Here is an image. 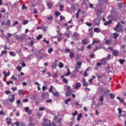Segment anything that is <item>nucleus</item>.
Segmentation results:
<instances>
[{
	"label": "nucleus",
	"mask_w": 126,
	"mask_h": 126,
	"mask_svg": "<svg viewBox=\"0 0 126 126\" xmlns=\"http://www.w3.org/2000/svg\"><path fill=\"white\" fill-rule=\"evenodd\" d=\"M43 126H52L51 125V121L46 118L43 119V123H42Z\"/></svg>",
	"instance_id": "f257e3e1"
},
{
	"label": "nucleus",
	"mask_w": 126,
	"mask_h": 126,
	"mask_svg": "<svg viewBox=\"0 0 126 126\" xmlns=\"http://www.w3.org/2000/svg\"><path fill=\"white\" fill-rule=\"evenodd\" d=\"M72 36L74 38V40H78V39H79L80 35L77 32H75L73 34Z\"/></svg>",
	"instance_id": "f03ea898"
},
{
	"label": "nucleus",
	"mask_w": 126,
	"mask_h": 126,
	"mask_svg": "<svg viewBox=\"0 0 126 126\" xmlns=\"http://www.w3.org/2000/svg\"><path fill=\"white\" fill-rule=\"evenodd\" d=\"M72 92V90H67V92L65 93V96H66L67 97L69 96V95L71 94Z\"/></svg>",
	"instance_id": "7ed1b4c3"
},
{
	"label": "nucleus",
	"mask_w": 126,
	"mask_h": 126,
	"mask_svg": "<svg viewBox=\"0 0 126 126\" xmlns=\"http://www.w3.org/2000/svg\"><path fill=\"white\" fill-rule=\"evenodd\" d=\"M15 99V98L14 96V94H12L11 98L9 99V101L10 102V103H13Z\"/></svg>",
	"instance_id": "20e7f679"
},
{
	"label": "nucleus",
	"mask_w": 126,
	"mask_h": 126,
	"mask_svg": "<svg viewBox=\"0 0 126 126\" xmlns=\"http://www.w3.org/2000/svg\"><path fill=\"white\" fill-rule=\"evenodd\" d=\"M47 5L49 9H51V8L54 6V3L52 2H48L47 3Z\"/></svg>",
	"instance_id": "39448f33"
},
{
	"label": "nucleus",
	"mask_w": 126,
	"mask_h": 126,
	"mask_svg": "<svg viewBox=\"0 0 126 126\" xmlns=\"http://www.w3.org/2000/svg\"><path fill=\"white\" fill-rule=\"evenodd\" d=\"M25 112H26V113H28L29 114H30L31 113H32V110H29V107H25Z\"/></svg>",
	"instance_id": "423d86ee"
},
{
	"label": "nucleus",
	"mask_w": 126,
	"mask_h": 126,
	"mask_svg": "<svg viewBox=\"0 0 126 126\" xmlns=\"http://www.w3.org/2000/svg\"><path fill=\"white\" fill-rule=\"evenodd\" d=\"M100 62H101L102 64L106 65V63H107V59L104 58L100 60Z\"/></svg>",
	"instance_id": "0eeeda50"
},
{
	"label": "nucleus",
	"mask_w": 126,
	"mask_h": 126,
	"mask_svg": "<svg viewBox=\"0 0 126 126\" xmlns=\"http://www.w3.org/2000/svg\"><path fill=\"white\" fill-rule=\"evenodd\" d=\"M57 126H62V118H60L58 121H56Z\"/></svg>",
	"instance_id": "6e6552de"
},
{
	"label": "nucleus",
	"mask_w": 126,
	"mask_h": 126,
	"mask_svg": "<svg viewBox=\"0 0 126 126\" xmlns=\"http://www.w3.org/2000/svg\"><path fill=\"white\" fill-rule=\"evenodd\" d=\"M3 74H4V76L5 77H7V76H9V75H10V72L8 71L7 73L6 74V71H4L3 72Z\"/></svg>",
	"instance_id": "1a4fd4ad"
},
{
	"label": "nucleus",
	"mask_w": 126,
	"mask_h": 126,
	"mask_svg": "<svg viewBox=\"0 0 126 126\" xmlns=\"http://www.w3.org/2000/svg\"><path fill=\"white\" fill-rule=\"evenodd\" d=\"M113 55L114 57H118V55H119V51L118 50H115L113 52Z\"/></svg>",
	"instance_id": "9d476101"
},
{
	"label": "nucleus",
	"mask_w": 126,
	"mask_h": 126,
	"mask_svg": "<svg viewBox=\"0 0 126 126\" xmlns=\"http://www.w3.org/2000/svg\"><path fill=\"white\" fill-rule=\"evenodd\" d=\"M79 87H81V84H80V83H77L75 86V89H79Z\"/></svg>",
	"instance_id": "9b49d317"
},
{
	"label": "nucleus",
	"mask_w": 126,
	"mask_h": 126,
	"mask_svg": "<svg viewBox=\"0 0 126 126\" xmlns=\"http://www.w3.org/2000/svg\"><path fill=\"white\" fill-rule=\"evenodd\" d=\"M77 117H78L77 118V121L78 122H79V121H80L81 118H82V114L80 113V114H78Z\"/></svg>",
	"instance_id": "f8f14e48"
},
{
	"label": "nucleus",
	"mask_w": 126,
	"mask_h": 126,
	"mask_svg": "<svg viewBox=\"0 0 126 126\" xmlns=\"http://www.w3.org/2000/svg\"><path fill=\"white\" fill-rule=\"evenodd\" d=\"M6 124H7L8 126H9L10 125V123L11 122V119L9 118H7L6 119Z\"/></svg>",
	"instance_id": "ddd939ff"
},
{
	"label": "nucleus",
	"mask_w": 126,
	"mask_h": 126,
	"mask_svg": "<svg viewBox=\"0 0 126 126\" xmlns=\"http://www.w3.org/2000/svg\"><path fill=\"white\" fill-rule=\"evenodd\" d=\"M120 26H121V25L120 24V23H118L116 27L114 28V30H115V31H116V32H119V31H118V28H119Z\"/></svg>",
	"instance_id": "4468645a"
},
{
	"label": "nucleus",
	"mask_w": 126,
	"mask_h": 126,
	"mask_svg": "<svg viewBox=\"0 0 126 126\" xmlns=\"http://www.w3.org/2000/svg\"><path fill=\"white\" fill-rule=\"evenodd\" d=\"M18 93H19V95H23V96H24V95L25 94H24V92H23V90H19Z\"/></svg>",
	"instance_id": "2eb2a0df"
},
{
	"label": "nucleus",
	"mask_w": 126,
	"mask_h": 126,
	"mask_svg": "<svg viewBox=\"0 0 126 126\" xmlns=\"http://www.w3.org/2000/svg\"><path fill=\"white\" fill-rule=\"evenodd\" d=\"M81 64H82V63L81 62H78L77 63V66L78 65V66H81ZM76 66V68H75V71H77V66Z\"/></svg>",
	"instance_id": "dca6fc26"
},
{
	"label": "nucleus",
	"mask_w": 126,
	"mask_h": 126,
	"mask_svg": "<svg viewBox=\"0 0 126 126\" xmlns=\"http://www.w3.org/2000/svg\"><path fill=\"white\" fill-rule=\"evenodd\" d=\"M89 32H90V37H92L93 36V33H92V28L89 29Z\"/></svg>",
	"instance_id": "f3484780"
},
{
	"label": "nucleus",
	"mask_w": 126,
	"mask_h": 126,
	"mask_svg": "<svg viewBox=\"0 0 126 126\" xmlns=\"http://www.w3.org/2000/svg\"><path fill=\"white\" fill-rule=\"evenodd\" d=\"M109 93H110V90H108L107 91L104 92V95L108 96V95H109Z\"/></svg>",
	"instance_id": "a211bd4d"
},
{
	"label": "nucleus",
	"mask_w": 126,
	"mask_h": 126,
	"mask_svg": "<svg viewBox=\"0 0 126 126\" xmlns=\"http://www.w3.org/2000/svg\"><path fill=\"white\" fill-rule=\"evenodd\" d=\"M24 38H25V35H21L20 36H19V41H22V40H24Z\"/></svg>",
	"instance_id": "6ab92c4d"
},
{
	"label": "nucleus",
	"mask_w": 126,
	"mask_h": 126,
	"mask_svg": "<svg viewBox=\"0 0 126 126\" xmlns=\"http://www.w3.org/2000/svg\"><path fill=\"white\" fill-rule=\"evenodd\" d=\"M53 94L55 97H59V96H60V94H59V92H56L55 93H53Z\"/></svg>",
	"instance_id": "aec40b11"
},
{
	"label": "nucleus",
	"mask_w": 126,
	"mask_h": 126,
	"mask_svg": "<svg viewBox=\"0 0 126 126\" xmlns=\"http://www.w3.org/2000/svg\"><path fill=\"white\" fill-rule=\"evenodd\" d=\"M111 23H112V20H110L108 22H106L105 23H104V25H105V26H106V25H108V24L110 25Z\"/></svg>",
	"instance_id": "412c9836"
},
{
	"label": "nucleus",
	"mask_w": 126,
	"mask_h": 126,
	"mask_svg": "<svg viewBox=\"0 0 126 126\" xmlns=\"http://www.w3.org/2000/svg\"><path fill=\"white\" fill-rule=\"evenodd\" d=\"M94 32H96V33H100V30L97 28H94Z\"/></svg>",
	"instance_id": "4be33fe9"
},
{
	"label": "nucleus",
	"mask_w": 126,
	"mask_h": 126,
	"mask_svg": "<svg viewBox=\"0 0 126 126\" xmlns=\"http://www.w3.org/2000/svg\"><path fill=\"white\" fill-rule=\"evenodd\" d=\"M67 72L65 74V76H69V74H70V70L69 69H67Z\"/></svg>",
	"instance_id": "5701e85b"
},
{
	"label": "nucleus",
	"mask_w": 126,
	"mask_h": 126,
	"mask_svg": "<svg viewBox=\"0 0 126 126\" xmlns=\"http://www.w3.org/2000/svg\"><path fill=\"white\" fill-rule=\"evenodd\" d=\"M65 36H66L67 38H69V31H66L64 33Z\"/></svg>",
	"instance_id": "b1692460"
},
{
	"label": "nucleus",
	"mask_w": 126,
	"mask_h": 126,
	"mask_svg": "<svg viewBox=\"0 0 126 126\" xmlns=\"http://www.w3.org/2000/svg\"><path fill=\"white\" fill-rule=\"evenodd\" d=\"M70 101H71V99H70V98H68L65 100V104H66V105H67V104H68V102H70Z\"/></svg>",
	"instance_id": "393cba45"
},
{
	"label": "nucleus",
	"mask_w": 126,
	"mask_h": 126,
	"mask_svg": "<svg viewBox=\"0 0 126 126\" xmlns=\"http://www.w3.org/2000/svg\"><path fill=\"white\" fill-rule=\"evenodd\" d=\"M53 89L54 87L53 86H51L49 90V92H51V93H54V92H53Z\"/></svg>",
	"instance_id": "a878e982"
},
{
	"label": "nucleus",
	"mask_w": 126,
	"mask_h": 126,
	"mask_svg": "<svg viewBox=\"0 0 126 126\" xmlns=\"http://www.w3.org/2000/svg\"><path fill=\"white\" fill-rule=\"evenodd\" d=\"M69 57L70 58H74V53L73 52H69Z\"/></svg>",
	"instance_id": "bb28decb"
},
{
	"label": "nucleus",
	"mask_w": 126,
	"mask_h": 126,
	"mask_svg": "<svg viewBox=\"0 0 126 126\" xmlns=\"http://www.w3.org/2000/svg\"><path fill=\"white\" fill-rule=\"evenodd\" d=\"M99 100L100 101V102H103V101H104V96L101 95L99 98Z\"/></svg>",
	"instance_id": "cd10ccee"
},
{
	"label": "nucleus",
	"mask_w": 126,
	"mask_h": 126,
	"mask_svg": "<svg viewBox=\"0 0 126 126\" xmlns=\"http://www.w3.org/2000/svg\"><path fill=\"white\" fill-rule=\"evenodd\" d=\"M59 67L60 68H63V63L62 62H60Z\"/></svg>",
	"instance_id": "c85d7f7f"
},
{
	"label": "nucleus",
	"mask_w": 126,
	"mask_h": 126,
	"mask_svg": "<svg viewBox=\"0 0 126 126\" xmlns=\"http://www.w3.org/2000/svg\"><path fill=\"white\" fill-rule=\"evenodd\" d=\"M4 93H5V94H6V95H8L10 94V93H11V92H10V91L6 90L4 91Z\"/></svg>",
	"instance_id": "c756f323"
},
{
	"label": "nucleus",
	"mask_w": 126,
	"mask_h": 126,
	"mask_svg": "<svg viewBox=\"0 0 126 126\" xmlns=\"http://www.w3.org/2000/svg\"><path fill=\"white\" fill-rule=\"evenodd\" d=\"M82 42L84 45H86L87 44V39H83Z\"/></svg>",
	"instance_id": "7c9ffc66"
},
{
	"label": "nucleus",
	"mask_w": 126,
	"mask_h": 126,
	"mask_svg": "<svg viewBox=\"0 0 126 126\" xmlns=\"http://www.w3.org/2000/svg\"><path fill=\"white\" fill-rule=\"evenodd\" d=\"M6 26H10V20H7L6 23Z\"/></svg>",
	"instance_id": "2f4dec72"
},
{
	"label": "nucleus",
	"mask_w": 126,
	"mask_h": 126,
	"mask_svg": "<svg viewBox=\"0 0 126 126\" xmlns=\"http://www.w3.org/2000/svg\"><path fill=\"white\" fill-rule=\"evenodd\" d=\"M119 35V33H113V36H114L115 39H117V38H118Z\"/></svg>",
	"instance_id": "473e14b6"
},
{
	"label": "nucleus",
	"mask_w": 126,
	"mask_h": 126,
	"mask_svg": "<svg viewBox=\"0 0 126 126\" xmlns=\"http://www.w3.org/2000/svg\"><path fill=\"white\" fill-rule=\"evenodd\" d=\"M119 62L121 63V64H124V63L125 62V60L120 59L119 60Z\"/></svg>",
	"instance_id": "72a5a7b5"
},
{
	"label": "nucleus",
	"mask_w": 126,
	"mask_h": 126,
	"mask_svg": "<svg viewBox=\"0 0 126 126\" xmlns=\"http://www.w3.org/2000/svg\"><path fill=\"white\" fill-rule=\"evenodd\" d=\"M71 10H72V11H73V12H74V11L76 10V9H75V7L73 5L71 6Z\"/></svg>",
	"instance_id": "f704fd0d"
},
{
	"label": "nucleus",
	"mask_w": 126,
	"mask_h": 126,
	"mask_svg": "<svg viewBox=\"0 0 126 126\" xmlns=\"http://www.w3.org/2000/svg\"><path fill=\"white\" fill-rule=\"evenodd\" d=\"M7 85H9V84H13V82L12 81H8L6 82Z\"/></svg>",
	"instance_id": "c9c22d12"
},
{
	"label": "nucleus",
	"mask_w": 126,
	"mask_h": 126,
	"mask_svg": "<svg viewBox=\"0 0 126 126\" xmlns=\"http://www.w3.org/2000/svg\"><path fill=\"white\" fill-rule=\"evenodd\" d=\"M53 51H54V49H53V48L51 47V48H49L48 49L49 54H51V53H52L53 52Z\"/></svg>",
	"instance_id": "e433bc0d"
},
{
	"label": "nucleus",
	"mask_w": 126,
	"mask_h": 126,
	"mask_svg": "<svg viewBox=\"0 0 126 126\" xmlns=\"http://www.w3.org/2000/svg\"><path fill=\"white\" fill-rule=\"evenodd\" d=\"M77 50V51L82 52L83 51V50H84V48L83 46H82L81 48H78Z\"/></svg>",
	"instance_id": "4c0bfd02"
},
{
	"label": "nucleus",
	"mask_w": 126,
	"mask_h": 126,
	"mask_svg": "<svg viewBox=\"0 0 126 126\" xmlns=\"http://www.w3.org/2000/svg\"><path fill=\"white\" fill-rule=\"evenodd\" d=\"M42 36L41 34H39L38 36L36 37V39L37 40H40V39H42Z\"/></svg>",
	"instance_id": "58836bf2"
},
{
	"label": "nucleus",
	"mask_w": 126,
	"mask_h": 126,
	"mask_svg": "<svg viewBox=\"0 0 126 126\" xmlns=\"http://www.w3.org/2000/svg\"><path fill=\"white\" fill-rule=\"evenodd\" d=\"M77 114H78V112H77V111H75L74 113H72L71 115L72 116H73L74 117H75V116H76V115H77Z\"/></svg>",
	"instance_id": "ea45409f"
},
{
	"label": "nucleus",
	"mask_w": 126,
	"mask_h": 126,
	"mask_svg": "<svg viewBox=\"0 0 126 126\" xmlns=\"http://www.w3.org/2000/svg\"><path fill=\"white\" fill-rule=\"evenodd\" d=\"M110 96L111 97V99H114L115 98V94H110Z\"/></svg>",
	"instance_id": "a19ab883"
},
{
	"label": "nucleus",
	"mask_w": 126,
	"mask_h": 126,
	"mask_svg": "<svg viewBox=\"0 0 126 126\" xmlns=\"http://www.w3.org/2000/svg\"><path fill=\"white\" fill-rule=\"evenodd\" d=\"M110 58H111V54H108L107 55V57H105V59L107 60V61H109V60H110Z\"/></svg>",
	"instance_id": "79ce46f5"
},
{
	"label": "nucleus",
	"mask_w": 126,
	"mask_h": 126,
	"mask_svg": "<svg viewBox=\"0 0 126 126\" xmlns=\"http://www.w3.org/2000/svg\"><path fill=\"white\" fill-rule=\"evenodd\" d=\"M106 45H109V44H111V41L109 39H107L105 41Z\"/></svg>",
	"instance_id": "37998d69"
},
{
	"label": "nucleus",
	"mask_w": 126,
	"mask_h": 126,
	"mask_svg": "<svg viewBox=\"0 0 126 126\" xmlns=\"http://www.w3.org/2000/svg\"><path fill=\"white\" fill-rule=\"evenodd\" d=\"M99 40H97V39H94V40L93 41L92 45H94V44H95V43H99Z\"/></svg>",
	"instance_id": "c03bdc74"
},
{
	"label": "nucleus",
	"mask_w": 126,
	"mask_h": 126,
	"mask_svg": "<svg viewBox=\"0 0 126 126\" xmlns=\"http://www.w3.org/2000/svg\"><path fill=\"white\" fill-rule=\"evenodd\" d=\"M29 22V21H28V20L24 21L23 22V24L24 25H26V24H27Z\"/></svg>",
	"instance_id": "a18cd8bd"
},
{
	"label": "nucleus",
	"mask_w": 126,
	"mask_h": 126,
	"mask_svg": "<svg viewBox=\"0 0 126 126\" xmlns=\"http://www.w3.org/2000/svg\"><path fill=\"white\" fill-rule=\"evenodd\" d=\"M22 68V67L20 66H18L17 67V69L18 70V71H21Z\"/></svg>",
	"instance_id": "49530a36"
},
{
	"label": "nucleus",
	"mask_w": 126,
	"mask_h": 126,
	"mask_svg": "<svg viewBox=\"0 0 126 126\" xmlns=\"http://www.w3.org/2000/svg\"><path fill=\"white\" fill-rule=\"evenodd\" d=\"M52 68H56L57 67V63H54L52 65Z\"/></svg>",
	"instance_id": "de8ad7c7"
},
{
	"label": "nucleus",
	"mask_w": 126,
	"mask_h": 126,
	"mask_svg": "<svg viewBox=\"0 0 126 126\" xmlns=\"http://www.w3.org/2000/svg\"><path fill=\"white\" fill-rule=\"evenodd\" d=\"M88 85H89V84H88L86 82L83 83V86H84V87H86L88 86Z\"/></svg>",
	"instance_id": "09e8293b"
},
{
	"label": "nucleus",
	"mask_w": 126,
	"mask_h": 126,
	"mask_svg": "<svg viewBox=\"0 0 126 126\" xmlns=\"http://www.w3.org/2000/svg\"><path fill=\"white\" fill-rule=\"evenodd\" d=\"M53 78H57L58 77V74L57 73H55L53 75Z\"/></svg>",
	"instance_id": "8fccbe9b"
},
{
	"label": "nucleus",
	"mask_w": 126,
	"mask_h": 126,
	"mask_svg": "<svg viewBox=\"0 0 126 126\" xmlns=\"http://www.w3.org/2000/svg\"><path fill=\"white\" fill-rule=\"evenodd\" d=\"M86 25H87V26H88L89 27H91V26H92V24L90 23H88V22H86Z\"/></svg>",
	"instance_id": "3c124183"
},
{
	"label": "nucleus",
	"mask_w": 126,
	"mask_h": 126,
	"mask_svg": "<svg viewBox=\"0 0 126 126\" xmlns=\"http://www.w3.org/2000/svg\"><path fill=\"white\" fill-rule=\"evenodd\" d=\"M100 49H101V46H96L95 47V49H94V52H95V51H97V50H100Z\"/></svg>",
	"instance_id": "603ef678"
},
{
	"label": "nucleus",
	"mask_w": 126,
	"mask_h": 126,
	"mask_svg": "<svg viewBox=\"0 0 126 126\" xmlns=\"http://www.w3.org/2000/svg\"><path fill=\"white\" fill-rule=\"evenodd\" d=\"M11 79H14V80L15 81H16V80H17V78L15 77L14 76V75H13L12 77H11Z\"/></svg>",
	"instance_id": "864d4df0"
},
{
	"label": "nucleus",
	"mask_w": 126,
	"mask_h": 126,
	"mask_svg": "<svg viewBox=\"0 0 126 126\" xmlns=\"http://www.w3.org/2000/svg\"><path fill=\"white\" fill-rule=\"evenodd\" d=\"M0 115L1 116H4V115H5V113H3V111L1 110V111H0Z\"/></svg>",
	"instance_id": "5fc2aeb1"
},
{
	"label": "nucleus",
	"mask_w": 126,
	"mask_h": 126,
	"mask_svg": "<svg viewBox=\"0 0 126 126\" xmlns=\"http://www.w3.org/2000/svg\"><path fill=\"white\" fill-rule=\"evenodd\" d=\"M14 54V52H10L9 53V55L10 56H13V57H15L16 55L15 54Z\"/></svg>",
	"instance_id": "6e6d98bb"
},
{
	"label": "nucleus",
	"mask_w": 126,
	"mask_h": 126,
	"mask_svg": "<svg viewBox=\"0 0 126 126\" xmlns=\"http://www.w3.org/2000/svg\"><path fill=\"white\" fill-rule=\"evenodd\" d=\"M65 18L63 17V16L61 15L60 16V21H63V20H64Z\"/></svg>",
	"instance_id": "4d7b16f0"
},
{
	"label": "nucleus",
	"mask_w": 126,
	"mask_h": 126,
	"mask_svg": "<svg viewBox=\"0 0 126 126\" xmlns=\"http://www.w3.org/2000/svg\"><path fill=\"white\" fill-rule=\"evenodd\" d=\"M33 44H34V41H33V40H31V42L30 43V46H33Z\"/></svg>",
	"instance_id": "13d9d810"
},
{
	"label": "nucleus",
	"mask_w": 126,
	"mask_h": 126,
	"mask_svg": "<svg viewBox=\"0 0 126 126\" xmlns=\"http://www.w3.org/2000/svg\"><path fill=\"white\" fill-rule=\"evenodd\" d=\"M106 69L107 70H108L107 71V73H109V72H111V70H110V66H108L107 67H106Z\"/></svg>",
	"instance_id": "bf43d9fd"
},
{
	"label": "nucleus",
	"mask_w": 126,
	"mask_h": 126,
	"mask_svg": "<svg viewBox=\"0 0 126 126\" xmlns=\"http://www.w3.org/2000/svg\"><path fill=\"white\" fill-rule=\"evenodd\" d=\"M53 102V100L51 99H47L46 100V102L47 103H52Z\"/></svg>",
	"instance_id": "052dcab7"
},
{
	"label": "nucleus",
	"mask_w": 126,
	"mask_h": 126,
	"mask_svg": "<svg viewBox=\"0 0 126 126\" xmlns=\"http://www.w3.org/2000/svg\"><path fill=\"white\" fill-rule=\"evenodd\" d=\"M18 25V21H15L13 24V26H16V25Z\"/></svg>",
	"instance_id": "680f3d73"
},
{
	"label": "nucleus",
	"mask_w": 126,
	"mask_h": 126,
	"mask_svg": "<svg viewBox=\"0 0 126 126\" xmlns=\"http://www.w3.org/2000/svg\"><path fill=\"white\" fill-rule=\"evenodd\" d=\"M55 15L59 16V15H61V13L59 12H55Z\"/></svg>",
	"instance_id": "e2e57ef3"
},
{
	"label": "nucleus",
	"mask_w": 126,
	"mask_h": 126,
	"mask_svg": "<svg viewBox=\"0 0 126 126\" xmlns=\"http://www.w3.org/2000/svg\"><path fill=\"white\" fill-rule=\"evenodd\" d=\"M28 102V98H25V99L23 100V103H27Z\"/></svg>",
	"instance_id": "0e129e2a"
},
{
	"label": "nucleus",
	"mask_w": 126,
	"mask_h": 126,
	"mask_svg": "<svg viewBox=\"0 0 126 126\" xmlns=\"http://www.w3.org/2000/svg\"><path fill=\"white\" fill-rule=\"evenodd\" d=\"M118 111L119 112V114L121 115V114H122V108H118Z\"/></svg>",
	"instance_id": "69168bd1"
},
{
	"label": "nucleus",
	"mask_w": 126,
	"mask_h": 126,
	"mask_svg": "<svg viewBox=\"0 0 126 126\" xmlns=\"http://www.w3.org/2000/svg\"><path fill=\"white\" fill-rule=\"evenodd\" d=\"M46 19H48V20H52L53 19V17L50 16V17H48Z\"/></svg>",
	"instance_id": "338daca9"
},
{
	"label": "nucleus",
	"mask_w": 126,
	"mask_h": 126,
	"mask_svg": "<svg viewBox=\"0 0 126 126\" xmlns=\"http://www.w3.org/2000/svg\"><path fill=\"white\" fill-rule=\"evenodd\" d=\"M39 111H45V108L44 107H40L39 108Z\"/></svg>",
	"instance_id": "774afa93"
}]
</instances>
